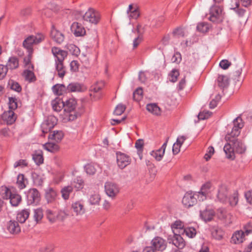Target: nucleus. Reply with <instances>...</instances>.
<instances>
[{"label":"nucleus","mask_w":252,"mask_h":252,"mask_svg":"<svg viewBox=\"0 0 252 252\" xmlns=\"http://www.w3.org/2000/svg\"><path fill=\"white\" fill-rule=\"evenodd\" d=\"M238 136L226 135L225 139L227 143L223 148V150L228 158H234V153L239 154H244L246 150V147L244 143L237 138Z\"/></svg>","instance_id":"f257e3e1"},{"label":"nucleus","mask_w":252,"mask_h":252,"mask_svg":"<svg viewBox=\"0 0 252 252\" xmlns=\"http://www.w3.org/2000/svg\"><path fill=\"white\" fill-rule=\"evenodd\" d=\"M64 111L69 113L68 118L70 121H74L80 116L83 112L81 107H77V101L74 98H69L63 102Z\"/></svg>","instance_id":"f03ea898"},{"label":"nucleus","mask_w":252,"mask_h":252,"mask_svg":"<svg viewBox=\"0 0 252 252\" xmlns=\"http://www.w3.org/2000/svg\"><path fill=\"white\" fill-rule=\"evenodd\" d=\"M76 13L82 17L84 21L95 25L98 23L100 19L99 12L92 8H89L84 14L80 11H76Z\"/></svg>","instance_id":"7ed1b4c3"},{"label":"nucleus","mask_w":252,"mask_h":252,"mask_svg":"<svg viewBox=\"0 0 252 252\" xmlns=\"http://www.w3.org/2000/svg\"><path fill=\"white\" fill-rule=\"evenodd\" d=\"M26 194L28 205H37L41 201L40 193L36 189H30L26 192Z\"/></svg>","instance_id":"20e7f679"},{"label":"nucleus","mask_w":252,"mask_h":252,"mask_svg":"<svg viewBox=\"0 0 252 252\" xmlns=\"http://www.w3.org/2000/svg\"><path fill=\"white\" fill-rule=\"evenodd\" d=\"M222 9L220 6L213 5L210 10L209 19L214 23H220L222 21Z\"/></svg>","instance_id":"39448f33"},{"label":"nucleus","mask_w":252,"mask_h":252,"mask_svg":"<svg viewBox=\"0 0 252 252\" xmlns=\"http://www.w3.org/2000/svg\"><path fill=\"white\" fill-rule=\"evenodd\" d=\"M196 196H197L196 192H193L191 191L187 192L182 199L183 205L189 208L196 204L197 203Z\"/></svg>","instance_id":"423d86ee"},{"label":"nucleus","mask_w":252,"mask_h":252,"mask_svg":"<svg viewBox=\"0 0 252 252\" xmlns=\"http://www.w3.org/2000/svg\"><path fill=\"white\" fill-rule=\"evenodd\" d=\"M58 119L54 116H49L41 124L42 131L47 133L57 125Z\"/></svg>","instance_id":"0eeeda50"},{"label":"nucleus","mask_w":252,"mask_h":252,"mask_svg":"<svg viewBox=\"0 0 252 252\" xmlns=\"http://www.w3.org/2000/svg\"><path fill=\"white\" fill-rule=\"evenodd\" d=\"M6 199H9L12 206H17L21 202L22 198L20 195L16 192L12 191L10 189L6 188L5 191Z\"/></svg>","instance_id":"6e6552de"},{"label":"nucleus","mask_w":252,"mask_h":252,"mask_svg":"<svg viewBox=\"0 0 252 252\" xmlns=\"http://www.w3.org/2000/svg\"><path fill=\"white\" fill-rule=\"evenodd\" d=\"M116 156L117 163L120 168L124 169L130 163L131 159L128 155L121 152H117Z\"/></svg>","instance_id":"1a4fd4ad"},{"label":"nucleus","mask_w":252,"mask_h":252,"mask_svg":"<svg viewBox=\"0 0 252 252\" xmlns=\"http://www.w3.org/2000/svg\"><path fill=\"white\" fill-rule=\"evenodd\" d=\"M104 189L106 194L111 198L115 197L119 192L118 186L111 182H106L104 185Z\"/></svg>","instance_id":"9d476101"},{"label":"nucleus","mask_w":252,"mask_h":252,"mask_svg":"<svg viewBox=\"0 0 252 252\" xmlns=\"http://www.w3.org/2000/svg\"><path fill=\"white\" fill-rule=\"evenodd\" d=\"M211 188L212 184L209 182L204 184L201 186L200 191L196 192L199 201H203L206 199L207 195L211 192Z\"/></svg>","instance_id":"9b49d317"},{"label":"nucleus","mask_w":252,"mask_h":252,"mask_svg":"<svg viewBox=\"0 0 252 252\" xmlns=\"http://www.w3.org/2000/svg\"><path fill=\"white\" fill-rule=\"evenodd\" d=\"M70 209L76 216H82L86 212L84 204L81 201L73 202Z\"/></svg>","instance_id":"f8f14e48"},{"label":"nucleus","mask_w":252,"mask_h":252,"mask_svg":"<svg viewBox=\"0 0 252 252\" xmlns=\"http://www.w3.org/2000/svg\"><path fill=\"white\" fill-rule=\"evenodd\" d=\"M52 53L55 57V62L57 63L63 62L68 55L66 51L56 47L52 48Z\"/></svg>","instance_id":"ddd939ff"},{"label":"nucleus","mask_w":252,"mask_h":252,"mask_svg":"<svg viewBox=\"0 0 252 252\" xmlns=\"http://www.w3.org/2000/svg\"><path fill=\"white\" fill-rule=\"evenodd\" d=\"M234 126L230 133H228L226 135L230 136H239L240 133V129L244 126L242 122V119L240 116L237 117L233 121Z\"/></svg>","instance_id":"4468645a"},{"label":"nucleus","mask_w":252,"mask_h":252,"mask_svg":"<svg viewBox=\"0 0 252 252\" xmlns=\"http://www.w3.org/2000/svg\"><path fill=\"white\" fill-rule=\"evenodd\" d=\"M151 247H152L157 252L163 251L166 248V243L165 241L161 237H156L151 241Z\"/></svg>","instance_id":"2eb2a0df"},{"label":"nucleus","mask_w":252,"mask_h":252,"mask_svg":"<svg viewBox=\"0 0 252 252\" xmlns=\"http://www.w3.org/2000/svg\"><path fill=\"white\" fill-rule=\"evenodd\" d=\"M57 190L53 188H48L45 189V198L48 203L55 202L58 198Z\"/></svg>","instance_id":"dca6fc26"},{"label":"nucleus","mask_w":252,"mask_h":252,"mask_svg":"<svg viewBox=\"0 0 252 252\" xmlns=\"http://www.w3.org/2000/svg\"><path fill=\"white\" fill-rule=\"evenodd\" d=\"M71 31L75 36H82L86 33V30L78 22H73L71 26Z\"/></svg>","instance_id":"f3484780"},{"label":"nucleus","mask_w":252,"mask_h":252,"mask_svg":"<svg viewBox=\"0 0 252 252\" xmlns=\"http://www.w3.org/2000/svg\"><path fill=\"white\" fill-rule=\"evenodd\" d=\"M227 189L225 186H219L217 195L218 200L223 203H226L227 202Z\"/></svg>","instance_id":"a211bd4d"},{"label":"nucleus","mask_w":252,"mask_h":252,"mask_svg":"<svg viewBox=\"0 0 252 252\" xmlns=\"http://www.w3.org/2000/svg\"><path fill=\"white\" fill-rule=\"evenodd\" d=\"M1 118L7 125H12L15 122L17 117L13 111L9 110L3 112Z\"/></svg>","instance_id":"6ab92c4d"},{"label":"nucleus","mask_w":252,"mask_h":252,"mask_svg":"<svg viewBox=\"0 0 252 252\" xmlns=\"http://www.w3.org/2000/svg\"><path fill=\"white\" fill-rule=\"evenodd\" d=\"M215 215V211L212 209L207 208L204 210L200 211V217L205 222L211 221Z\"/></svg>","instance_id":"aec40b11"},{"label":"nucleus","mask_w":252,"mask_h":252,"mask_svg":"<svg viewBox=\"0 0 252 252\" xmlns=\"http://www.w3.org/2000/svg\"><path fill=\"white\" fill-rule=\"evenodd\" d=\"M50 35L51 38L58 44L62 43L64 39V35L54 27L52 28L51 31Z\"/></svg>","instance_id":"412c9836"},{"label":"nucleus","mask_w":252,"mask_h":252,"mask_svg":"<svg viewBox=\"0 0 252 252\" xmlns=\"http://www.w3.org/2000/svg\"><path fill=\"white\" fill-rule=\"evenodd\" d=\"M7 229L11 234H18L21 231V228L18 221L10 220L7 224Z\"/></svg>","instance_id":"4be33fe9"},{"label":"nucleus","mask_w":252,"mask_h":252,"mask_svg":"<svg viewBox=\"0 0 252 252\" xmlns=\"http://www.w3.org/2000/svg\"><path fill=\"white\" fill-rule=\"evenodd\" d=\"M33 35H30L25 39L23 42V47L26 48L29 53V56L32 54L33 45L34 44Z\"/></svg>","instance_id":"5701e85b"},{"label":"nucleus","mask_w":252,"mask_h":252,"mask_svg":"<svg viewBox=\"0 0 252 252\" xmlns=\"http://www.w3.org/2000/svg\"><path fill=\"white\" fill-rule=\"evenodd\" d=\"M101 88V87L98 85H95L91 87L90 95L95 100H98L101 97L102 94L99 93Z\"/></svg>","instance_id":"b1692460"},{"label":"nucleus","mask_w":252,"mask_h":252,"mask_svg":"<svg viewBox=\"0 0 252 252\" xmlns=\"http://www.w3.org/2000/svg\"><path fill=\"white\" fill-rule=\"evenodd\" d=\"M212 237L216 240H221L223 236L222 229L217 226H213L210 228Z\"/></svg>","instance_id":"393cba45"},{"label":"nucleus","mask_w":252,"mask_h":252,"mask_svg":"<svg viewBox=\"0 0 252 252\" xmlns=\"http://www.w3.org/2000/svg\"><path fill=\"white\" fill-rule=\"evenodd\" d=\"M30 214V211L29 209H24L19 212L17 215L16 219L17 221L23 223L28 219Z\"/></svg>","instance_id":"a878e982"},{"label":"nucleus","mask_w":252,"mask_h":252,"mask_svg":"<svg viewBox=\"0 0 252 252\" xmlns=\"http://www.w3.org/2000/svg\"><path fill=\"white\" fill-rule=\"evenodd\" d=\"M64 100L59 97H56L52 101V108L54 111L56 112H60L63 108Z\"/></svg>","instance_id":"bb28decb"},{"label":"nucleus","mask_w":252,"mask_h":252,"mask_svg":"<svg viewBox=\"0 0 252 252\" xmlns=\"http://www.w3.org/2000/svg\"><path fill=\"white\" fill-rule=\"evenodd\" d=\"M244 237V232L242 231L235 232L231 238V242L234 244H240L243 242Z\"/></svg>","instance_id":"cd10ccee"},{"label":"nucleus","mask_w":252,"mask_h":252,"mask_svg":"<svg viewBox=\"0 0 252 252\" xmlns=\"http://www.w3.org/2000/svg\"><path fill=\"white\" fill-rule=\"evenodd\" d=\"M186 138L184 136H181L178 137L176 142L175 143L172 147V152L174 155H177L180 151V147L186 140Z\"/></svg>","instance_id":"c85d7f7f"},{"label":"nucleus","mask_w":252,"mask_h":252,"mask_svg":"<svg viewBox=\"0 0 252 252\" xmlns=\"http://www.w3.org/2000/svg\"><path fill=\"white\" fill-rule=\"evenodd\" d=\"M68 92H83L85 90L84 86L78 83H71L67 87Z\"/></svg>","instance_id":"c756f323"},{"label":"nucleus","mask_w":252,"mask_h":252,"mask_svg":"<svg viewBox=\"0 0 252 252\" xmlns=\"http://www.w3.org/2000/svg\"><path fill=\"white\" fill-rule=\"evenodd\" d=\"M146 109L150 113L156 116L161 114V109L156 103H149L146 105Z\"/></svg>","instance_id":"7c9ffc66"},{"label":"nucleus","mask_w":252,"mask_h":252,"mask_svg":"<svg viewBox=\"0 0 252 252\" xmlns=\"http://www.w3.org/2000/svg\"><path fill=\"white\" fill-rule=\"evenodd\" d=\"M181 234H176L175 233L172 239V243L179 249H183L185 246V242L181 236Z\"/></svg>","instance_id":"2f4dec72"},{"label":"nucleus","mask_w":252,"mask_h":252,"mask_svg":"<svg viewBox=\"0 0 252 252\" xmlns=\"http://www.w3.org/2000/svg\"><path fill=\"white\" fill-rule=\"evenodd\" d=\"M5 66L8 69L13 70L19 67L18 59L16 57H10Z\"/></svg>","instance_id":"473e14b6"},{"label":"nucleus","mask_w":252,"mask_h":252,"mask_svg":"<svg viewBox=\"0 0 252 252\" xmlns=\"http://www.w3.org/2000/svg\"><path fill=\"white\" fill-rule=\"evenodd\" d=\"M55 69L58 72V76L63 78L66 74L65 67L63 64V62H55Z\"/></svg>","instance_id":"72a5a7b5"},{"label":"nucleus","mask_w":252,"mask_h":252,"mask_svg":"<svg viewBox=\"0 0 252 252\" xmlns=\"http://www.w3.org/2000/svg\"><path fill=\"white\" fill-rule=\"evenodd\" d=\"M28 183V181L23 174H19L17 176L16 184L19 189H25Z\"/></svg>","instance_id":"f704fd0d"},{"label":"nucleus","mask_w":252,"mask_h":252,"mask_svg":"<svg viewBox=\"0 0 252 252\" xmlns=\"http://www.w3.org/2000/svg\"><path fill=\"white\" fill-rule=\"evenodd\" d=\"M53 92L58 95H61L67 91L66 87L63 84H57L52 87Z\"/></svg>","instance_id":"c9c22d12"},{"label":"nucleus","mask_w":252,"mask_h":252,"mask_svg":"<svg viewBox=\"0 0 252 252\" xmlns=\"http://www.w3.org/2000/svg\"><path fill=\"white\" fill-rule=\"evenodd\" d=\"M217 84L218 86L221 89L227 87L229 84L227 77L223 75H219L217 79Z\"/></svg>","instance_id":"e433bc0d"},{"label":"nucleus","mask_w":252,"mask_h":252,"mask_svg":"<svg viewBox=\"0 0 252 252\" xmlns=\"http://www.w3.org/2000/svg\"><path fill=\"white\" fill-rule=\"evenodd\" d=\"M73 187L71 185L64 187L61 190L62 196L65 200H68L70 194L73 191Z\"/></svg>","instance_id":"4c0bfd02"},{"label":"nucleus","mask_w":252,"mask_h":252,"mask_svg":"<svg viewBox=\"0 0 252 252\" xmlns=\"http://www.w3.org/2000/svg\"><path fill=\"white\" fill-rule=\"evenodd\" d=\"M64 136L63 132L61 130H55L52 134L49 135V138L54 140L56 142H60Z\"/></svg>","instance_id":"58836bf2"},{"label":"nucleus","mask_w":252,"mask_h":252,"mask_svg":"<svg viewBox=\"0 0 252 252\" xmlns=\"http://www.w3.org/2000/svg\"><path fill=\"white\" fill-rule=\"evenodd\" d=\"M239 200V194L237 191H235L229 197L227 202H228L229 205L234 207L235 206Z\"/></svg>","instance_id":"ea45409f"},{"label":"nucleus","mask_w":252,"mask_h":252,"mask_svg":"<svg viewBox=\"0 0 252 252\" xmlns=\"http://www.w3.org/2000/svg\"><path fill=\"white\" fill-rule=\"evenodd\" d=\"M71 185L73 187V188L76 189V190H79L83 188L84 181L80 177H77L71 183Z\"/></svg>","instance_id":"a19ab883"},{"label":"nucleus","mask_w":252,"mask_h":252,"mask_svg":"<svg viewBox=\"0 0 252 252\" xmlns=\"http://www.w3.org/2000/svg\"><path fill=\"white\" fill-rule=\"evenodd\" d=\"M171 228L174 231V230H176L177 231L178 230V232L181 234V232L183 231V230L185 228L184 227V222H182L180 220H176L173 224L171 225Z\"/></svg>","instance_id":"79ce46f5"},{"label":"nucleus","mask_w":252,"mask_h":252,"mask_svg":"<svg viewBox=\"0 0 252 252\" xmlns=\"http://www.w3.org/2000/svg\"><path fill=\"white\" fill-rule=\"evenodd\" d=\"M32 159L35 164L40 165L43 163L44 158L41 152H36L32 154Z\"/></svg>","instance_id":"37998d69"},{"label":"nucleus","mask_w":252,"mask_h":252,"mask_svg":"<svg viewBox=\"0 0 252 252\" xmlns=\"http://www.w3.org/2000/svg\"><path fill=\"white\" fill-rule=\"evenodd\" d=\"M23 76L26 80L29 82H32L36 80V77L34 73L30 70H25L23 72Z\"/></svg>","instance_id":"c03bdc74"},{"label":"nucleus","mask_w":252,"mask_h":252,"mask_svg":"<svg viewBox=\"0 0 252 252\" xmlns=\"http://www.w3.org/2000/svg\"><path fill=\"white\" fill-rule=\"evenodd\" d=\"M196 234V229L192 227H185L183 231L181 232L182 235L186 234L189 238H193Z\"/></svg>","instance_id":"a18cd8bd"},{"label":"nucleus","mask_w":252,"mask_h":252,"mask_svg":"<svg viewBox=\"0 0 252 252\" xmlns=\"http://www.w3.org/2000/svg\"><path fill=\"white\" fill-rule=\"evenodd\" d=\"M144 146V141L143 139L137 140L135 144V146L137 150V154L141 159L142 158V152Z\"/></svg>","instance_id":"49530a36"},{"label":"nucleus","mask_w":252,"mask_h":252,"mask_svg":"<svg viewBox=\"0 0 252 252\" xmlns=\"http://www.w3.org/2000/svg\"><path fill=\"white\" fill-rule=\"evenodd\" d=\"M141 28H142V26L140 25H138L137 26L136 30H137L138 33L139 34V35L138 36V37L135 38L133 40V46L134 48L137 47L142 40V37H141L142 33L141 32Z\"/></svg>","instance_id":"de8ad7c7"},{"label":"nucleus","mask_w":252,"mask_h":252,"mask_svg":"<svg viewBox=\"0 0 252 252\" xmlns=\"http://www.w3.org/2000/svg\"><path fill=\"white\" fill-rule=\"evenodd\" d=\"M43 216V211L41 208H39L34 210L33 218L36 223H38L40 220H41Z\"/></svg>","instance_id":"09e8293b"},{"label":"nucleus","mask_w":252,"mask_h":252,"mask_svg":"<svg viewBox=\"0 0 252 252\" xmlns=\"http://www.w3.org/2000/svg\"><path fill=\"white\" fill-rule=\"evenodd\" d=\"M209 25L207 23L202 22L199 23L197 27V30L201 32L205 33L208 32L209 30Z\"/></svg>","instance_id":"8fccbe9b"},{"label":"nucleus","mask_w":252,"mask_h":252,"mask_svg":"<svg viewBox=\"0 0 252 252\" xmlns=\"http://www.w3.org/2000/svg\"><path fill=\"white\" fill-rule=\"evenodd\" d=\"M239 0H235V7L232 8V9L235 10V11L239 16L243 17L246 12V10L243 8H239Z\"/></svg>","instance_id":"3c124183"},{"label":"nucleus","mask_w":252,"mask_h":252,"mask_svg":"<svg viewBox=\"0 0 252 252\" xmlns=\"http://www.w3.org/2000/svg\"><path fill=\"white\" fill-rule=\"evenodd\" d=\"M101 200L100 196L98 193H94L91 195L89 202L92 205H98Z\"/></svg>","instance_id":"603ef678"},{"label":"nucleus","mask_w":252,"mask_h":252,"mask_svg":"<svg viewBox=\"0 0 252 252\" xmlns=\"http://www.w3.org/2000/svg\"><path fill=\"white\" fill-rule=\"evenodd\" d=\"M143 97V90L139 88L137 89L133 93V98L134 100L139 101Z\"/></svg>","instance_id":"864d4df0"},{"label":"nucleus","mask_w":252,"mask_h":252,"mask_svg":"<svg viewBox=\"0 0 252 252\" xmlns=\"http://www.w3.org/2000/svg\"><path fill=\"white\" fill-rule=\"evenodd\" d=\"M164 154L162 150L159 149L156 151H152L150 153V155L155 158L157 161L161 160Z\"/></svg>","instance_id":"5fc2aeb1"},{"label":"nucleus","mask_w":252,"mask_h":252,"mask_svg":"<svg viewBox=\"0 0 252 252\" xmlns=\"http://www.w3.org/2000/svg\"><path fill=\"white\" fill-rule=\"evenodd\" d=\"M126 107L122 104H118L115 108L114 111V114L119 116L122 115L125 111Z\"/></svg>","instance_id":"6e6d98bb"},{"label":"nucleus","mask_w":252,"mask_h":252,"mask_svg":"<svg viewBox=\"0 0 252 252\" xmlns=\"http://www.w3.org/2000/svg\"><path fill=\"white\" fill-rule=\"evenodd\" d=\"M86 173L89 175H94L95 173L96 169L95 165L92 164H88L85 166Z\"/></svg>","instance_id":"4d7b16f0"},{"label":"nucleus","mask_w":252,"mask_h":252,"mask_svg":"<svg viewBox=\"0 0 252 252\" xmlns=\"http://www.w3.org/2000/svg\"><path fill=\"white\" fill-rule=\"evenodd\" d=\"M44 147L47 151L51 152L59 149L58 145L53 143H47L44 145Z\"/></svg>","instance_id":"13d9d810"},{"label":"nucleus","mask_w":252,"mask_h":252,"mask_svg":"<svg viewBox=\"0 0 252 252\" xmlns=\"http://www.w3.org/2000/svg\"><path fill=\"white\" fill-rule=\"evenodd\" d=\"M8 104L9 110L12 111L16 109L18 107L17 99L15 97H9Z\"/></svg>","instance_id":"bf43d9fd"},{"label":"nucleus","mask_w":252,"mask_h":252,"mask_svg":"<svg viewBox=\"0 0 252 252\" xmlns=\"http://www.w3.org/2000/svg\"><path fill=\"white\" fill-rule=\"evenodd\" d=\"M173 35L175 37H180L185 36L184 29L181 27L176 28L172 32Z\"/></svg>","instance_id":"052dcab7"},{"label":"nucleus","mask_w":252,"mask_h":252,"mask_svg":"<svg viewBox=\"0 0 252 252\" xmlns=\"http://www.w3.org/2000/svg\"><path fill=\"white\" fill-rule=\"evenodd\" d=\"M170 77V80L172 82L177 81L178 76H179V72L178 69H173L169 74Z\"/></svg>","instance_id":"680f3d73"},{"label":"nucleus","mask_w":252,"mask_h":252,"mask_svg":"<svg viewBox=\"0 0 252 252\" xmlns=\"http://www.w3.org/2000/svg\"><path fill=\"white\" fill-rule=\"evenodd\" d=\"M45 214L47 218L50 222H54L55 221L56 216L54 214L52 211L48 209L46 211Z\"/></svg>","instance_id":"e2e57ef3"},{"label":"nucleus","mask_w":252,"mask_h":252,"mask_svg":"<svg viewBox=\"0 0 252 252\" xmlns=\"http://www.w3.org/2000/svg\"><path fill=\"white\" fill-rule=\"evenodd\" d=\"M9 85L10 86V88L17 92H20L22 90V88L19 84L16 82L11 81L9 82Z\"/></svg>","instance_id":"0e129e2a"},{"label":"nucleus","mask_w":252,"mask_h":252,"mask_svg":"<svg viewBox=\"0 0 252 252\" xmlns=\"http://www.w3.org/2000/svg\"><path fill=\"white\" fill-rule=\"evenodd\" d=\"M215 152L214 148L212 146H209L208 148L207 153L204 155V158L206 161H208L211 158L212 156L214 154Z\"/></svg>","instance_id":"69168bd1"},{"label":"nucleus","mask_w":252,"mask_h":252,"mask_svg":"<svg viewBox=\"0 0 252 252\" xmlns=\"http://www.w3.org/2000/svg\"><path fill=\"white\" fill-rule=\"evenodd\" d=\"M68 49L74 55L77 56L80 53L79 49L74 44H70L68 46Z\"/></svg>","instance_id":"338daca9"},{"label":"nucleus","mask_w":252,"mask_h":252,"mask_svg":"<svg viewBox=\"0 0 252 252\" xmlns=\"http://www.w3.org/2000/svg\"><path fill=\"white\" fill-rule=\"evenodd\" d=\"M182 60V57L181 54L176 52L171 58V61L172 63H179Z\"/></svg>","instance_id":"774afa93"}]
</instances>
